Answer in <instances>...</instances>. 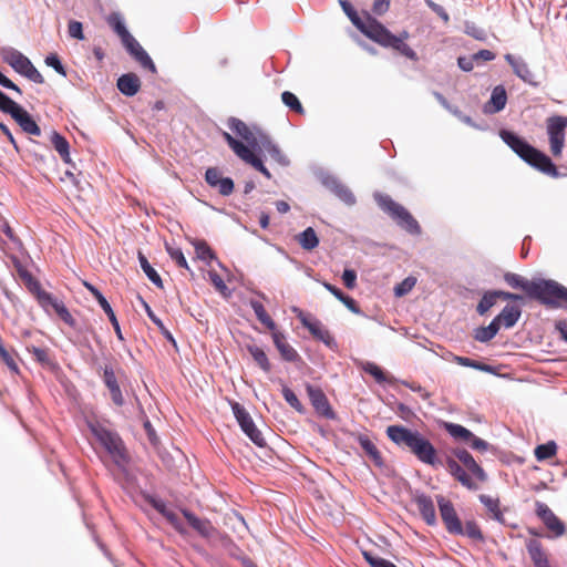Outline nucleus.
<instances>
[{
	"label": "nucleus",
	"mask_w": 567,
	"mask_h": 567,
	"mask_svg": "<svg viewBox=\"0 0 567 567\" xmlns=\"http://www.w3.org/2000/svg\"><path fill=\"white\" fill-rule=\"evenodd\" d=\"M386 435L399 447L411 452L420 462L433 467L441 464L435 447L419 431L402 425H390L386 427Z\"/></svg>",
	"instance_id": "nucleus-1"
},
{
	"label": "nucleus",
	"mask_w": 567,
	"mask_h": 567,
	"mask_svg": "<svg viewBox=\"0 0 567 567\" xmlns=\"http://www.w3.org/2000/svg\"><path fill=\"white\" fill-rule=\"evenodd\" d=\"M453 455L445 461L449 473L467 489H478V483L487 481L486 472L465 449H455Z\"/></svg>",
	"instance_id": "nucleus-2"
},
{
	"label": "nucleus",
	"mask_w": 567,
	"mask_h": 567,
	"mask_svg": "<svg viewBox=\"0 0 567 567\" xmlns=\"http://www.w3.org/2000/svg\"><path fill=\"white\" fill-rule=\"evenodd\" d=\"M499 136L503 142L528 165L548 176L558 177L559 173L557 167L545 153L535 148L524 138L511 131L502 130Z\"/></svg>",
	"instance_id": "nucleus-3"
},
{
	"label": "nucleus",
	"mask_w": 567,
	"mask_h": 567,
	"mask_svg": "<svg viewBox=\"0 0 567 567\" xmlns=\"http://www.w3.org/2000/svg\"><path fill=\"white\" fill-rule=\"evenodd\" d=\"M370 33V40L379 45L383 48H391L412 61L419 60L416 52L405 43V40L410 37L408 31L403 30L399 35H395L378 21Z\"/></svg>",
	"instance_id": "nucleus-4"
},
{
	"label": "nucleus",
	"mask_w": 567,
	"mask_h": 567,
	"mask_svg": "<svg viewBox=\"0 0 567 567\" xmlns=\"http://www.w3.org/2000/svg\"><path fill=\"white\" fill-rule=\"evenodd\" d=\"M89 429L99 443L111 455L115 464L122 465L127 462L126 449L116 432L109 430L97 421L89 422Z\"/></svg>",
	"instance_id": "nucleus-5"
},
{
	"label": "nucleus",
	"mask_w": 567,
	"mask_h": 567,
	"mask_svg": "<svg viewBox=\"0 0 567 567\" xmlns=\"http://www.w3.org/2000/svg\"><path fill=\"white\" fill-rule=\"evenodd\" d=\"M532 299L550 308L567 309V288L551 279H536Z\"/></svg>",
	"instance_id": "nucleus-6"
},
{
	"label": "nucleus",
	"mask_w": 567,
	"mask_h": 567,
	"mask_svg": "<svg viewBox=\"0 0 567 567\" xmlns=\"http://www.w3.org/2000/svg\"><path fill=\"white\" fill-rule=\"evenodd\" d=\"M378 204L382 210L389 214L396 224L410 234H420L421 227L416 219L402 205L394 202L388 195H380Z\"/></svg>",
	"instance_id": "nucleus-7"
},
{
	"label": "nucleus",
	"mask_w": 567,
	"mask_h": 567,
	"mask_svg": "<svg viewBox=\"0 0 567 567\" xmlns=\"http://www.w3.org/2000/svg\"><path fill=\"white\" fill-rule=\"evenodd\" d=\"M3 61L8 63L16 72L28 78L34 83H44V78L34 68L31 61L16 49H6L2 51Z\"/></svg>",
	"instance_id": "nucleus-8"
},
{
	"label": "nucleus",
	"mask_w": 567,
	"mask_h": 567,
	"mask_svg": "<svg viewBox=\"0 0 567 567\" xmlns=\"http://www.w3.org/2000/svg\"><path fill=\"white\" fill-rule=\"evenodd\" d=\"M223 138L226 141L228 146L233 150V152L246 164L251 165L256 171L261 173L266 178L270 179L271 174L268 171V168L264 165L262 161L259 156L256 155L252 150H250L248 146H246L240 141L236 140L231 134L228 132L223 131L221 132Z\"/></svg>",
	"instance_id": "nucleus-9"
},
{
	"label": "nucleus",
	"mask_w": 567,
	"mask_h": 567,
	"mask_svg": "<svg viewBox=\"0 0 567 567\" xmlns=\"http://www.w3.org/2000/svg\"><path fill=\"white\" fill-rule=\"evenodd\" d=\"M567 128V116L553 115L546 120V131L549 141V151L554 157L561 156L565 146V130Z\"/></svg>",
	"instance_id": "nucleus-10"
},
{
	"label": "nucleus",
	"mask_w": 567,
	"mask_h": 567,
	"mask_svg": "<svg viewBox=\"0 0 567 567\" xmlns=\"http://www.w3.org/2000/svg\"><path fill=\"white\" fill-rule=\"evenodd\" d=\"M441 518L445 525L446 530L454 535L462 533V522L454 508L453 503L442 495L436 497Z\"/></svg>",
	"instance_id": "nucleus-11"
},
{
	"label": "nucleus",
	"mask_w": 567,
	"mask_h": 567,
	"mask_svg": "<svg viewBox=\"0 0 567 567\" xmlns=\"http://www.w3.org/2000/svg\"><path fill=\"white\" fill-rule=\"evenodd\" d=\"M535 513L554 537H561L566 533L565 524L555 515L547 504L536 501Z\"/></svg>",
	"instance_id": "nucleus-12"
},
{
	"label": "nucleus",
	"mask_w": 567,
	"mask_h": 567,
	"mask_svg": "<svg viewBox=\"0 0 567 567\" xmlns=\"http://www.w3.org/2000/svg\"><path fill=\"white\" fill-rule=\"evenodd\" d=\"M229 128L238 136H240L252 152L259 145L260 138L265 133L250 128L245 122L239 118L230 117L228 120Z\"/></svg>",
	"instance_id": "nucleus-13"
},
{
	"label": "nucleus",
	"mask_w": 567,
	"mask_h": 567,
	"mask_svg": "<svg viewBox=\"0 0 567 567\" xmlns=\"http://www.w3.org/2000/svg\"><path fill=\"white\" fill-rule=\"evenodd\" d=\"M340 6L353 25L370 39V32H372V29H374V24L378 22V20L372 18L370 14H367L365 20H362L353 6L347 0H340Z\"/></svg>",
	"instance_id": "nucleus-14"
},
{
	"label": "nucleus",
	"mask_w": 567,
	"mask_h": 567,
	"mask_svg": "<svg viewBox=\"0 0 567 567\" xmlns=\"http://www.w3.org/2000/svg\"><path fill=\"white\" fill-rule=\"evenodd\" d=\"M306 390H307L309 400H310L312 406L315 408L316 412L324 417L333 419L334 412H333L324 392L320 388L313 386L311 384H307Z\"/></svg>",
	"instance_id": "nucleus-15"
},
{
	"label": "nucleus",
	"mask_w": 567,
	"mask_h": 567,
	"mask_svg": "<svg viewBox=\"0 0 567 567\" xmlns=\"http://www.w3.org/2000/svg\"><path fill=\"white\" fill-rule=\"evenodd\" d=\"M205 181L210 187L218 189L223 196H229L234 192V181L230 177H223L217 167L207 168Z\"/></svg>",
	"instance_id": "nucleus-16"
},
{
	"label": "nucleus",
	"mask_w": 567,
	"mask_h": 567,
	"mask_svg": "<svg viewBox=\"0 0 567 567\" xmlns=\"http://www.w3.org/2000/svg\"><path fill=\"white\" fill-rule=\"evenodd\" d=\"M123 45L143 69H146L152 73L157 72L153 60L133 35L130 38V40H126Z\"/></svg>",
	"instance_id": "nucleus-17"
},
{
	"label": "nucleus",
	"mask_w": 567,
	"mask_h": 567,
	"mask_svg": "<svg viewBox=\"0 0 567 567\" xmlns=\"http://www.w3.org/2000/svg\"><path fill=\"white\" fill-rule=\"evenodd\" d=\"M85 288L92 293V296L96 299L101 308L103 309V312L106 313L109 317L110 322L112 323L114 331L120 340H123L122 331L120 328V323L117 321V318L109 303V301L105 299V297L101 293V291L94 287L93 285L89 282H84Z\"/></svg>",
	"instance_id": "nucleus-18"
},
{
	"label": "nucleus",
	"mask_w": 567,
	"mask_h": 567,
	"mask_svg": "<svg viewBox=\"0 0 567 567\" xmlns=\"http://www.w3.org/2000/svg\"><path fill=\"white\" fill-rule=\"evenodd\" d=\"M413 502L416 505L419 513L422 516V518L425 520V523L430 526L435 525L436 524V513H435L434 503H433L431 496L422 494V493H416L413 496Z\"/></svg>",
	"instance_id": "nucleus-19"
},
{
	"label": "nucleus",
	"mask_w": 567,
	"mask_h": 567,
	"mask_svg": "<svg viewBox=\"0 0 567 567\" xmlns=\"http://www.w3.org/2000/svg\"><path fill=\"white\" fill-rule=\"evenodd\" d=\"M526 549L534 567H550L549 555L543 544L530 538L526 542Z\"/></svg>",
	"instance_id": "nucleus-20"
},
{
	"label": "nucleus",
	"mask_w": 567,
	"mask_h": 567,
	"mask_svg": "<svg viewBox=\"0 0 567 567\" xmlns=\"http://www.w3.org/2000/svg\"><path fill=\"white\" fill-rule=\"evenodd\" d=\"M274 344L279 351L282 360L287 362H296L300 360V355L298 352L288 343L285 334L279 330H275L271 332Z\"/></svg>",
	"instance_id": "nucleus-21"
},
{
	"label": "nucleus",
	"mask_w": 567,
	"mask_h": 567,
	"mask_svg": "<svg viewBox=\"0 0 567 567\" xmlns=\"http://www.w3.org/2000/svg\"><path fill=\"white\" fill-rule=\"evenodd\" d=\"M299 319L302 326L306 327L315 338L324 342L328 346H330L333 342L332 336L319 320L310 319L302 313L299 315Z\"/></svg>",
	"instance_id": "nucleus-22"
},
{
	"label": "nucleus",
	"mask_w": 567,
	"mask_h": 567,
	"mask_svg": "<svg viewBox=\"0 0 567 567\" xmlns=\"http://www.w3.org/2000/svg\"><path fill=\"white\" fill-rule=\"evenodd\" d=\"M255 151L266 152L279 165L286 166L289 164L287 156L267 134L261 136L259 145Z\"/></svg>",
	"instance_id": "nucleus-23"
},
{
	"label": "nucleus",
	"mask_w": 567,
	"mask_h": 567,
	"mask_svg": "<svg viewBox=\"0 0 567 567\" xmlns=\"http://www.w3.org/2000/svg\"><path fill=\"white\" fill-rule=\"evenodd\" d=\"M11 116L20 125L23 132L34 136L41 135L40 126L23 107L19 106Z\"/></svg>",
	"instance_id": "nucleus-24"
},
{
	"label": "nucleus",
	"mask_w": 567,
	"mask_h": 567,
	"mask_svg": "<svg viewBox=\"0 0 567 567\" xmlns=\"http://www.w3.org/2000/svg\"><path fill=\"white\" fill-rule=\"evenodd\" d=\"M103 381L110 391L113 403L116 406H122L124 404V398L117 383L115 373L111 367H105L103 372Z\"/></svg>",
	"instance_id": "nucleus-25"
},
{
	"label": "nucleus",
	"mask_w": 567,
	"mask_h": 567,
	"mask_svg": "<svg viewBox=\"0 0 567 567\" xmlns=\"http://www.w3.org/2000/svg\"><path fill=\"white\" fill-rule=\"evenodd\" d=\"M118 91L126 96H134L141 89V80L135 73H125L117 79Z\"/></svg>",
	"instance_id": "nucleus-26"
},
{
	"label": "nucleus",
	"mask_w": 567,
	"mask_h": 567,
	"mask_svg": "<svg viewBox=\"0 0 567 567\" xmlns=\"http://www.w3.org/2000/svg\"><path fill=\"white\" fill-rule=\"evenodd\" d=\"M504 280L512 288L523 290L526 296L532 299L536 280H528L525 277L514 272H506L504 275Z\"/></svg>",
	"instance_id": "nucleus-27"
},
{
	"label": "nucleus",
	"mask_w": 567,
	"mask_h": 567,
	"mask_svg": "<svg viewBox=\"0 0 567 567\" xmlns=\"http://www.w3.org/2000/svg\"><path fill=\"white\" fill-rule=\"evenodd\" d=\"M183 515L188 524L202 536L209 537L215 532L214 526L208 519L198 518L189 511H183Z\"/></svg>",
	"instance_id": "nucleus-28"
},
{
	"label": "nucleus",
	"mask_w": 567,
	"mask_h": 567,
	"mask_svg": "<svg viewBox=\"0 0 567 567\" xmlns=\"http://www.w3.org/2000/svg\"><path fill=\"white\" fill-rule=\"evenodd\" d=\"M505 59L519 79L524 82L533 83V73L525 61L517 59L512 54H506Z\"/></svg>",
	"instance_id": "nucleus-29"
},
{
	"label": "nucleus",
	"mask_w": 567,
	"mask_h": 567,
	"mask_svg": "<svg viewBox=\"0 0 567 567\" xmlns=\"http://www.w3.org/2000/svg\"><path fill=\"white\" fill-rule=\"evenodd\" d=\"M520 309L516 306H506L494 319L505 328H512L520 317Z\"/></svg>",
	"instance_id": "nucleus-30"
},
{
	"label": "nucleus",
	"mask_w": 567,
	"mask_h": 567,
	"mask_svg": "<svg viewBox=\"0 0 567 567\" xmlns=\"http://www.w3.org/2000/svg\"><path fill=\"white\" fill-rule=\"evenodd\" d=\"M358 442L361 449L365 452V454L377 466L383 465V458L381 453L379 452L375 444L367 435H359Z\"/></svg>",
	"instance_id": "nucleus-31"
},
{
	"label": "nucleus",
	"mask_w": 567,
	"mask_h": 567,
	"mask_svg": "<svg viewBox=\"0 0 567 567\" xmlns=\"http://www.w3.org/2000/svg\"><path fill=\"white\" fill-rule=\"evenodd\" d=\"M29 291L37 298L39 305L48 311V302L52 301V295L42 289L41 284L34 278L29 285H27Z\"/></svg>",
	"instance_id": "nucleus-32"
},
{
	"label": "nucleus",
	"mask_w": 567,
	"mask_h": 567,
	"mask_svg": "<svg viewBox=\"0 0 567 567\" xmlns=\"http://www.w3.org/2000/svg\"><path fill=\"white\" fill-rule=\"evenodd\" d=\"M250 307L254 309V312L257 317V319L268 329L270 332L275 331L277 329V326L275 321L271 319V317L267 313L264 305L258 300H250Z\"/></svg>",
	"instance_id": "nucleus-33"
},
{
	"label": "nucleus",
	"mask_w": 567,
	"mask_h": 567,
	"mask_svg": "<svg viewBox=\"0 0 567 567\" xmlns=\"http://www.w3.org/2000/svg\"><path fill=\"white\" fill-rule=\"evenodd\" d=\"M106 21L107 24L113 29V31L121 38L122 43H124L126 40H130L132 34L127 31L122 20V17L118 13H111L107 17Z\"/></svg>",
	"instance_id": "nucleus-34"
},
{
	"label": "nucleus",
	"mask_w": 567,
	"mask_h": 567,
	"mask_svg": "<svg viewBox=\"0 0 567 567\" xmlns=\"http://www.w3.org/2000/svg\"><path fill=\"white\" fill-rule=\"evenodd\" d=\"M16 357H17L16 351L12 348L8 349L4 346L2 338L0 337V360L8 367V369L12 373L18 374L20 372V370H19V365L16 361Z\"/></svg>",
	"instance_id": "nucleus-35"
},
{
	"label": "nucleus",
	"mask_w": 567,
	"mask_h": 567,
	"mask_svg": "<svg viewBox=\"0 0 567 567\" xmlns=\"http://www.w3.org/2000/svg\"><path fill=\"white\" fill-rule=\"evenodd\" d=\"M247 350H248L249 354L252 357L256 364L262 371H265L266 373L271 371V364L269 362V359H268L266 352L261 348H259L255 344H249V346H247Z\"/></svg>",
	"instance_id": "nucleus-36"
},
{
	"label": "nucleus",
	"mask_w": 567,
	"mask_h": 567,
	"mask_svg": "<svg viewBox=\"0 0 567 567\" xmlns=\"http://www.w3.org/2000/svg\"><path fill=\"white\" fill-rule=\"evenodd\" d=\"M296 238L305 250H312L319 245V238L312 227L306 228Z\"/></svg>",
	"instance_id": "nucleus-37"
},
{
	"label": "nucleus",
	"mask_w": 567,
	"mask_h": 567,
	"mask_svg": "<svg viewBox=\"0 0 567 567\" xmlns=\"http://www.w3.org/2000/svg\"><path fill=\"white\" fill-rule=\"evenodd\" d=\"M51 143L55 151L60 154L63 162L70 163V145L66 138L54 131L51 134Z\"/></svg>",
	"instance_id": "nucleus-38"
},
{
	"label": "nucleus",
	"mask_w": 567,
	"mask_h": 567,
	"mask_svg": "<svg viewBox=\"0 0 567 567\" xmlns=\"http://www.w3.org/2000/svg\"><path fill=\"white\" fill-rule=\"evenodd\" d=\"M480 501L482 502V504H484V506L491 513L493 519H495L499 523H504V520H505L504 514L501 511L498 498H493L491 496L482 494V495H480Z\"/></svg>",
	"instance_id": "nucleus-39"
},
{
	"label": "nucleus",
	"mask_w": 567,
	"mask_h": 567,
	"mask_svg": "<svg viewBox=\"0 0 567 567\" xmlns=\"http://www.w3.org/2000/svg\"><path fill=\"white\" fill-rule=\"evenodd\" d=\"M499 329L498 322L493 319L487 327H480L475 330L474 339L480 342H488L497 334Z\"/></svg>",
	"instance_id": "nucleus-40"
},
{
	"label": "nucleus",
	"mask_w": 567,
	"mask_h": 567,
	"mask_svg": "<svg viewBox=\"0 0 567 567\" xmlns=\"http://www.w3.org/2000/svg\"><path fill=\"white\" fill-rule=\"evenodd\" d=\"M52 308L54 312L60 317L61 320H63L66 324L70 327L75 326V319L72 317L65 305L58 300L56 298L52 297V301L48 302V310Z\"/></svg>",
	"instance_id": "nucleus-41"
},
{
	"label": "nucleus",
	"mask_w": 567,
	"mask_h": 567,
	"mask_svg": "<svg viewBox=\"0 0 567 567\" xmlns=\"http://www.w3.org/2000/svg\"><path fill=\"white\" fill-rule=\"evenodd\" d=\"M153 507L161 513L176 529L181 530V520L177 514L167 508L166 504L161 499L152 501Z\"/></svg>",
	"instance_id": "nucleus-42"
},
{
	"label": "nucleus",
	"mask_w": 567,
	"mask_h": 567,
	"mask_svg": "<svg viewBox=\"0 0 567 567\" xmlns=\"http://www.w3.org/2000/svg\"><path fill=\"white\" fill-rule=\"evenodd\" d=\"M138 261L141 268L147 276V278L158 288H163V280L157 271L151 266L147 258L144 256L142 251H138Z\"/></svg>",
	"instance_id": "nucleus-43"
},
{
	"label": "nucleus",
	"mask_w": 567,
	"mask_h": 567,
	"mask_svg": "<svg viewBox=\"0 0 567 567\" xmlns=\"http://www.w3.org/2000/svg\"><path fill=\"white\" fill-rule=\"evenodd\" d=\"M506 102H507V94H506V90L504 89V86H502V85L495 86L492 92L491 100H489V104H492V106H493L492 112L496 113V112L502 111L505 107Z\"/></svg>",
	"instance_id": "nucleus-44"
},
{
	"label": "nucleus",
	"mask_w": 567,
	"mask_h": 567,
	"mask_svg": "<svg viewBox=\"0 0 567 567\" xmlns=\"http://www.w3.org/2000/svg\"><path fill=\"white\" fill-rule=\"evenodd\" d=\"M445 430L455 440H458V441H462L465 443H467V441H470V439L473 437V433L460 424L445 423Z\"/></svg>",
	"instance_id": "nucleus-45"
},
{
	"label": "nucleus",
	"mask_w": 567,
	"mask_h": 567,
	"mask_svg": "<svg viewBox=\"0 0 567 567\" xmlns=\"http://www.w3.org/2000/svg\"><path fill=\"white\" fill-rule=\"evenodd\" d=\"M557 453V444L554 441H549L545 444L536 446L534 454L537 461L543 462L551 458Z\"/></svg>",
	"instance_id": "nucleus-46"
},
{
	"label": "nucleus",
	"mask_w": 567,
	"mask_h": 567,
	"mask_svg": "<svg viewBox=\"0 0 567 567\" xmlns=\"http://www.w3.org/2000/svg\"><path fill=\"white\" fill-rule=\"evenodd\" d=\"M192 244L199 259L210 261L216 258L214 251L205 240L194 239Z\"/></svg>",
	"instance_id": "nucleus-47"
},
{
	"label": "nucleus",
	"mask_w": 567,
	"mask_h": 567,
	"mask_svg": "<svg viewBox=\"0 0 567 567\" xmlns=\"http://www.w3.org/2000/svg\"><path fill=\"white\" fill-rule=\"evenodd\" d=\"M454 361L457 364L463 365V367L473 368V369H476V370L483 371V372L494 373V368L492 365L466 358V357L457 355L454 358Z\"/></svg>",
	"instance_id": "nucleus-48"
},
{
	"label": "nucleus",
	"mask_w": 567,
	"mask_h": 567,
	"mask_svg": "<svg viewBox=\"0 0 567 567\" xmlns=\"http://www.w3.org/2000/svg\"><path fill=\"white\" fill-rule=\"evenodd\" d=\"M460 535L467 536L476 542H484V535L475 520H467L465 526H462V533Z\"/></svg>",
	"instance_id": "nucleus-49"
},
{
	"label": "nucleus",
	"mask_w": 567,
	"mask_h": 567,
	"mask_svg": "<svg viewBox=\"0 0 567 567\" xmlns=\"http://www.w3.org/2000/svg\"><path fill=\"white\" fill-rule=\"evenodd\" d=\"M281 101L282 103L289 107L291 111L296 112L297 114H303L305 109L302 104L300 103L299 99L291 92L285 91L281 94Z\"/></svg>",
	"instance_id": "nucleus-50"
},
{
	"label": "nucleus",
	"mask_w": 567,
	"mask_h": 567,
	"mask_svg": "<svg viewBox=\"0 0 567 567\" xmlns=\"http://www.w3.org/2000/svg\"><path fill=\"white\" fill-rule=\"evenodd\" d=\"M243 432L259 447L266 445L262 433L256 427L254 421L247 426H241Z\"/></svg>",
	"instance_id": "nucleus-51"
},
{
	"label": "nucleus",
	"mask_w": 567,
	"mask_h": 567,
	"mask_svg": "<svg viewBox=\"0 0 567 567\" xmlns=\"http://www.w3.org/2000/svg\"><path fill=\"white\" fill-rule=\"evenodd\" d=\"M497 299L496 291L485 292L477 305V312L485 315L497 302Z\"/></svg>",
	"instance_id": "nucleus-52"
},
{
	"label": "nucleus",
	"mask_w": 567,
	"mask_h": 567,
	"mask_svg": "<svg viewBox=\"0 0 567 567\" xmlns=\"http://www.w3.org/2000/svg\"><path fill=\"white\" fill-rule=\"evenodd\" d=\"M231 409H233L234 415H235L238 424L240 425V427L247 426V424H250L252 422V419L249 415V413L238 402L231 403Z\"/></svg>",
	"instance_id": "nucleus-53"
},
{
	"label": "nucleus",
	"mask_w": 567,
	"mask_h": 567,
	"mask_svg": "<svg viewBox=\"0 0 567 567\" xmlns=\"http://www.w3.org/2000/svg\"><path fill=\"white\" fill-rule=\"evenodd\" d=\"M231 409H233L234 415H235L238 424L240 425V427L247 426V424H250L252 422V419L249 415V413L238 402L231 403Z\"/></svg>",
	"instance_id": "nucleus-54"
},
{
	"label": "nucleus",
	"mask_w": 567,
	"mask_h": 567,
	"mask_svg": "<svg viewBox=\"0 0 567 567\" xmlns=\"http://www.w3.org/2000/svg\"><path fill=\"white\" fill-rule=\"evenodd\" d=\"M416 285V278L413 276H409L403 279L400 284L394 287L395 297H403L408 295Z\"/></svg>",
	"instance_id": "nucleus-55"
},
{
	"label": "nucleus",
	"mask_w": 567,
	"mask_h": 567,
	"mask_svg": "<svg viewBox=\"0 0 567 567\" xmlns=\"http://www.w3.org/2000/svg\"><path fill=\"white\" fill-rule=\"evenodd\" d=\"M143 305H144V308H145V311H146L148 318L158 327V329L161 330L163 336L167 340H169L172 342H175L172 333L166 329V327L164 326L163 321L153 312L151 307L145 301H143Z\"/></svg>",
	"instance_id": "nucleus-56"
},
{
	"label": "nucleus",
	"mask_w": 567,
	"mask_h": 567,
	"mask_svg": "<svg viewBox=\"0 0 567 567\" xmlns=\"http://www.w3.org/2000/svg\"><path fill=\"white\" fill-rule=\"evenodd\" d=\"M208 277H209V281L212 282V285L215 287V289L218 292H220L223 296L229 295L228 287L226 286L224 279L217 271H215V270L208 271Z\"/></svg>",
	"instance_id": "nucleus-57"
},
{
	"label": "nucleus",
	"mask_w": 567,
	"mask_h": 567,
	"mask_svg": "<svg viewBox=\"0 0 567 567\" xmlns=\"http://www.w3.org/2000/svg\"><path fill=\"white\" fill-rule=\"evenodd\" d=\"M166 251L169 257L177 264L178 267L190 270L187 260L179 248L166 245Z\"/></svg>",
	"instance_id": "nucleus-58"
},
{
	"label": "nucleus",
	"mask_w": 567,
	"mask_h": 567,
	"mask_svg": "<svg viewBox=\"0 0 567 567\" xmlns=\"http://www.w3.org/2000/svg\"><path fill=\"white\" fill-rule=\"evenodd\" d=\"M363 370L367 373H369L370 375H372L375 379V381L379 383H383V382L388 381L384 371L375 363H372V362L365 363V365L363 367Z\"/></svg>",
	"instance_id": "nucleus-59"
},
{
	"label": "nucleus",
	"mask_w": 567,
	"mask_h": 567,
	"mask_svg": "<svg viewBox=\"0 0 567 567\" xmlns=\"http://www.w3.org/2000/svg\"><path fill=\"white\" fill-rule=\"evenodd\" d=\"M282 395L287 403L298 412H303V405L295 394V392L288 386L282 388Z\"/></svg>",
	"instance_id": "nucleus-60"
},
{
	"label": "nucleus",
	"mask_w": 567,
	"mask_h": 567,
	"mask_svg": "<svg viewBox=\"0 0 567 567\" xmlns=\"http://www.w3.org/2000/svg\"><path fill=\"white\" fill-rule=\"evenodd\" d=\"M19 106V104L0 91V111L12 115Z\"/></svg>",
	"instance_id": "nucleus-61"
},
{
	"label": "nucleus",
	"mask_w": 567,
	"mask_h": 567,
	"mask_svg": "<svg viewBox=\"0 0 567 567\" xmlns=\"http://www.w3.org/2000/svg\"><path fill=\"white\" fill-rule=\"evenodd\" d=\"M363 557L368 561L370 567H396L390 560H386V559L380 558V557H374L372 554H370L368 551L363 553Z\"/></svg>",
	"instance_id": "nucleus-62"
},
{
	"label": "nucleus",
	"mask_w": 567,
	"mask_h": 567,
	"mask_svg": "<svg viewBox=\"0 0 567 567\" xmlns=\"http://www.w3.org/2000/svg\"><path fill=\"white\" fill-rule=\"evenodd\" d=\"M336 194L341 200H343L348 205H352L355 203L354 195L352 194V192L349 188H347L344 186H337Z\"/></svg>",
	"instance_id": "nucleus-63"
},
{
	"label": "nucleus",
	"mask_w": 567,
	"mask_h": 567,
	"mask_svg": "<svg viewBox=\"0 0 567 567\" xmlns=\"http://www.w3.org/2000/svg\"><path fill=\"white\" fill-rule=\"evenodd\" d=\"M342 281L348 289H354L357 286V272L353 269H344Z\"/></svg>",
	"instance_id": "nucleus-64"
}]
</instances>
